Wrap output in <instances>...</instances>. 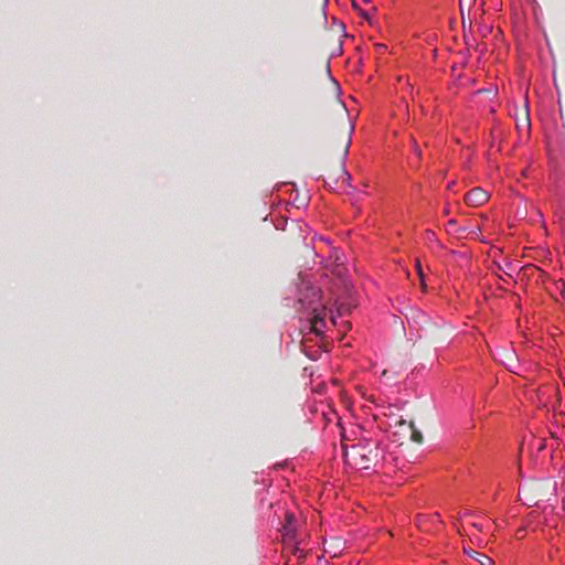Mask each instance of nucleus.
Listing matches in <instances>:
<instances>
[{
    "label": "nucleus",
    "instance_id": "obj_7",
    "mask_svg": "<svg viewBox=\"0 0 565 565\" xmlns=\"http://www.w3.org/2000/svg\"><path fill=\"white\" fill-rule=\"evenodd\" d=\"M498 355L501 362L511 371L516 372V355L514 351L509 349H503L498 352Z\"/></svg>",
    "mask_w": 565,
    "mask_h": 565
},
{
    "label": "nucleus",
    "instance_id": "obj_17",
    "mask_svg": "<svg viewBox=\"0 0 565 565\" xmlns=\"http://www.w3.org/2000/svg\"><path fill=\"white\" fill-rule=\"evenodd\" d=\"M529 125H530V121H529V117L526 116L525 117V126L529 127Z\"/></svg>",
    "mask_w": 565,
    "mask_h": 565
},
{
    "label": "nucleus",
    "instance_id": "obj_22",
    "mask_svg": "<svg viewBox=\"0 0 565 565\" xmlns=\"http://www.w3.org/2000/svg\"><path fill=\"white\" fill-rule=\"evenodd\" d=\"M470 537H471V540H478V536H476V534Z\"/></svg>",
    "mask_w": 565,
    "mask_h": 565
},
{
    "label": "nucleus",
    "instance_id": "obj_19",
    "mask_svg": "<svg viewBox=\"0 0 565 565\" xmlns=\"http://www.w3.org/2000/svg\"><path fill=\"white\" fill-rule=\"evenodd\" d=\"M407 87H408V89H409V93L412 94V92H413V86H412L411 84H407Z\"/></svg>",
    "mask_w": 565,
    "mask_h": 565
},
{
    "label": "nucleus",
    "instance_id": "obj_14",
    "mask_svg": "<svg viewBox=\"0 0 565 565\" xmlns=\"http://www.w3.org/2000/svg\"><path fill=\"white\" fill-rule=\"evenodd\" d=\"M523 531H524V530L520 529V530L516 532V537H518V539H522V536H523Z\"/></svg>",
    "mask_w": 565,
    "mask_h": 565
},
{
    "label": "nucleus",
    "instance_id": "obj_23",
    "mask_svg": "<svg viewBox=\"0 0 565 565\" xmlns=\"http://www.w3.org/2000/svg\"><path fill=\"white\" fill-rule=\"evenodd\" d=\"M371 11H372V12H375V11H376V7H372V8H371Z\"/></svg>",
    "mask_w": 565,
    "mask_h": 565
},
{
    "label": "nucleus",
    "instance_id": "obj_13",
    "mask_svg": "<svg viewBox=\"0 0 565 565\" xmlns=\"http://www.w3.org/2000/svg\"><path fill=\"white\" fill-rule=\"evenodd\" d=\"M352 7L358 12L360 11L361 7L356 0H352Z\"/></svg>",
    "mask_w": 565,
    "mask_h": 565
},
{
    "label": "nucleus",
    "instance_id": "obj_3",
    "mask_svg": "<svg viewBox=\"0 0 565 565\" xmlns=\"http://www.w3.org/2000/svg\"><path fill=\"white\" fill-rule=\"evenodd\" d=\"M281 536L286 548H290L294 553L300 551V542L297 540V521L290 512L286 513L285 523L281 529Z\"/></svg>",
    "mask_w": 565,
    "mask_h": 565
},
{
    "label": "nucleus",
    "instance_id": "obj_10",
    "mask_svg": "<svg viewBox=\"0 0 565 565\" xmlns=\"http://www.w3.org/2000/svg\"><path fill=\"white\" fill-rule=\"evenodd\" d=\"M364 20H366L369 22V24H373V19H372V15H371V12L369 11H364L361 15Z\"/></svg>",
    "mask_w": 565,
    "mask_h": 565
},
{
    "label": "nucleus",
    "instance_id": "obj_4",
    "mask_svg": "<svg viewBox=\"0 0 565 565\" xmlns=\"http://www.w3.org/2000/svg\"><path fill=\"white\" fill-rule=\"evenodd\" d=\"M486 520L481 516L472 515L471 513H466L460 518V527L459 532L465 533L468 536L475 535L476 532H481L484 527ZM487 522H489L487 520Z\"/></svg>",
    "mask_w": 565,
    "mask_h": 565
},
{
    "label": "nucleus",
    "instance_id": "obj_21",
    "mask_svg": "<svg viewBox=\"0 0 565 565\" xmlns=\"http://www.w3.org/2000/svg\"><path fill=\"white\" fill-rule=\"evenodd\" d=\"M364 11H365V10L360 9V11H358V13H359L360 15H362V13H363Z\"/></svg>",
    "mask_w": 565,
    "mask_h": 565
},
{
    "label": "nucleus",
    "instance_id": "obj_8",
    "mask_svg": "<svg viewBox=\"0 0 565 565\" xmlns=\"http://www.w3.org/2000/svg\"><path fill=\"white\" fill-rule=\"evenodd\" d=\"M478 555V557H476V561L480 564V565H492L493 561L491 557L484 555V554H481V553H476Z\"/></svg>",
    "mask_w": 565,
    "mask_h": 565
},
{
    "label": "nucleus",
    "instance_id": "obj_2",
    "mask_svg": "<svg viewBox=\"0 0 565 565\" xmlns=\"http://www.w3.org/2000/svg\"><path fill=\"white\" fill-rule=\"evenodd\" d=\"M345 463L355 470H369L376 468L383 459L382 450L372 440L342 446Z\"/></svg>",
    "mask_w": 565,
    "mask_h": 565
},
{
    "label": "nucleus",
    "instance_id": "obj_15",
    "mask_svg": "<svg viewBox=\"0 0 565 565\" xmlns=\"http://www.w3.org/2000/svg\"><path fill=\"white\" fill-rule=\"evenodd\" d=\"M376 47H377V50H379V51H382V50H384L386 46H385L384 44H377V45H376Z\"/></svg>",
    "mask_w": 565,
    "mask_h": 565
},
{
    "label": "nucleus",
    "instance_id": "obj_6",
    "mask_svg": "<svg viewBox=\"0 0 565 565\" xmlns=\"http://www.w3.org/2000/svg\"><path fill=\"white\" fill-rule=\"evenodd\" d=\"M399 434L404 437H409L415 443H420L423 437L422 434L414 427L413 423L406 420L398 422Z\"/></svg>",
    "mask_w": 565,
    "mask_h": 565
},
{
    "label": "nucleus",
    "instance_id": "obj_5",
    "mask_svg": "<svg viewBox=\"0 0 565 565\" xmlns=\"http://www.w3.org/2000/svg\"><path fill=\"white\" fill-rule=\"evenodd\" d=\"M465 200L471 206H480L489 200V193L482 188H475L466 195Z\"/></svg>",
    "mask_w": 565,
    "mask_h": 565
},
{
    "label": "nucleus",
    "instance_id": "obj_24",
    "mask_svg": "<svg viewBox=\"0 0 565 565\" xmlns=\"http://www.w3.org/2000/svg\"><path fill=\"white\" fill-rule=\"evenodd\" d=\"M361 2L369 3L370 1L369 0H361Z\"/></svg>",
    "mask_w": 565,
    "mask_h": 565
},
{
    "label": "nucleus",
    "instance_id": "obj_9",
    "mask_svg": "<svg viewBox=\"0 0 565 565\" xmlns=\"http://www.w3.org/2000/svg\"><path fill=\"white\" fill-rule=\"evenodd\" d=\"M416 270H417V274H418V276L420 278L422 287L425 288L424 273H423V268H422L420 262L418 259L416 260Z\"/></svg>",
    "mask_w": 565,
    "mask_h": 565
},
{
    "label": "nucleus",
    "instance_id": "obj_1",
    "mask_svg": "<svg viewBox=\"0 0 565 565\" xmlns=\"http://www.w3.org/2000/svg\"><path fill=\"white\" fill-rule=\"evenodd\" d=\"M299 301L302 307L311 311L310 329L317 335H322L329 329V326L335 324L332 310L327 308L319 288H308L307 294L302 295Z\"/></svg>",
    "mask_w": 565,
    "mask_h": 565
},
{
    "label": "nucleus",
    "instance_id": "obj_11",
    "mask_svg": "<svg viewBox=\"0 0 565 565\" xmlns=\"http://www.w3.org/2000/svg\"><path fill=\"white\" fill-rule=\"evenodd\" d=\"M465 553H466L467 555H469L470 557L475 558V559H476V557H478V555L476 554L477 552H476V551H473V550L465 548Z\"/></svg>",
    "mask_w": 565,
    "mask_h": 565
},
{
    "label": "nucleus",
    "instance_id": "obj_20",
    "mask_svg": "<svg viewBox=\"0 0 565 565\" xmlns=\"http://www.w3.org/2000/svg\"><path fill=\"white\" fill-rule=\"evenodd\" d=\"M319 239H320V241H323V242H326V243H329V239H327V238L320 237Z\"/></svg>",
    "mask_w": 565,
    "mask_h": 565
},
{
    "label": "nucleus",
    "instance_id": "obj_12",
    "mask_svg": "<svg viewBox=\"0 0 565 565\" xmlns=\"http://www.w3.org/2000/svg\"><path fill=\"white\" fill-rule=\"evenodd\" d=\"M465 553H466L467 555H469L470 557L475 558V559H476V557H478V555L476 554L477 552H476V551H473V550L465 548Z\"/></svg>",
    "mask_w": 565,
    "mask_h": 565
},
{
    "label": "nucleus",
    "instance_id": "obj_16",
    "mask_svg": "<svg viewBox=\"0 0 565 565\" xmlns=\"http://www.w3.org/2000/svg\"><path fill=\"white\" fill-rule=\"evenodd\" d=\"M344 177H345V180H347V181H350V180H351V175H350L349 173L344 172Z\"/></svg>",
    "mask_w": 565,
    "mask_h": 565
},
{
    "label": "nucleus",
    "instance_id": "obj_18",
    "mask_svg": "<svg viewBox=\"0 0 565 565\" xmlns=\"http://www.w3.org/2000/svg\"><path fill=\"white\" fill-rule=\"evenodd\" d=\"M427 236H428V238H433L434 233H433V232H428V233H427Z\"/></svg>",
    "mask_w": 565,
    "mask_h": 565
}]
</instances>
